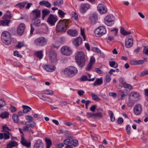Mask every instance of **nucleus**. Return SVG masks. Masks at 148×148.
Masks as SVG:
<instances>
[{"mask_svg":"<svg viewBox=\"0 0 148 148\" xmlns=\"http://www.w3.org/2000/svg\"><path fill=\"white\" fill-rule=\"evenodd\" d=\"M70 22L67 19L60 20L56 25V31L58 32H65L70 26Z\"/></svg>","mask_w":148,"mask_h":148,"instance_id":"1","label":"nucleus"},{"mask_svg":"<svg viewBox=\"0 0 148 148\" xmlns=\"http://www.w3.org/2000/svg\"><path fill=\"white\" fill-rule=\"evenodd\" d=\"M64 74L66 76L71 77L76 75L77 73V69L74 66H70L62 71Z\"/></svg>","mask_w":148,"mask_h":148,"instance_id":"2","label":"nucleus"},{"mask_svg":"<svg viewBox=\"0 0 148 148\" xmlns=\"http://www.w3.org/2000/svg\"><path fill=\"white\" fill-rule=\"evenodd\" d=\"M75 59L79 66L81 67L85 64V58L84 53L82 51L78 52L76 56Z\"/></svg>","mask_w":148,"mask_h":148,"instance_id":"3","label":"nucleus"},{"mask_svg":"<svg viewBox=\"0 0 148 148\" xmlns=\"http://www.w3.org/2000/svg\"><path fill=\"white\" fill-rule=\"evenodd\" d=\"M1 39L3 43L6 45H9L11 42V38L10 34L7 31L3 32L1 35Z\"/></svg>","mask_w":148,"mask_h":148,"instance_id":"4","label":"nucleus"},{"mask_svg":"<svg viewBox=\"0 0 148 148\" xmlns=\"http://www.w3.org/2000/svg\"><path fill=\"white\" fill-rule=\"evenodd\" d=\"M47 38L43 36H40L36 39L34 42L36 45L42 47L46 45L47 44Z\"/></svg>","mask_w":148,"mask_h":148,"instance_id":"5","label":"nucleus"},{"mask_svg":"<svg viewBox=\"0 0 148 148\" xmlns=\"http://www.w3.org/2000/svg\"><path fill=\"white\" fill-rule=\"evenodd\" d=\"M114 16L112 14H110L105 17L104 22L106 25L110 26L114 23Z\"/></svg>","mask_w":148,"mask_h":148,"instance_id":"6","label":"nucleus"},{"mask_svg":"<svg viewBox=\"0 0 148 148\" xmlns=\"http://www.w3.org/2000/svg\"><path fill=\"white\" fill-rule=\"evenodd\" d=\"M95 36L97 37H101L106 33V30L105 27L100 26L94 31Z\"/></svg>","mask_w":148,"mask_h":148,"instance_id":"7","label":"nucleus"},{"mask_svg":"<svg viewBox=\"0 0 148 148\" xmlns=\"http://www.w3.org/2000/svg\"><path fill=\"white\" fill-rule=\"evenodd\" d=\"M58 20L57 16L52 14L49 15L47 21V22L51 26L54 25Z\"/></svg>","mask_w":148,"mask_h":148,"instance_id":"8","label":"nucleus"},{"mask_svg":"<svg viewBox=\"0 0 148 148\" xmlns=\"http://www.w3.org/2000/svg\"><path fill=\"white\" fill-rule=\"evenodd\" d=\"M40 10L36 9L32 11L30 13V18L34 21L40 16Z\"/></svg>","mask_w":148,"mask_h":148,"instance_id":"9","label":"nucleus"},{"mask_svg":"<svg viewBox=\"0 0 148 148\" xmlns=\"http://www.w3.org/2000/svg\"><path fill=\"white\" fill-rule=\"evenodd\" d=\"M61 52L63 54L69 56L72 53V51L71 48L69 47L64 46L61 48Z\"/></svg>","mask_w":148,"mask_h":148,"instance_id":"10","label":"nucleus"},{"mask_svg":"<svg viewBox=\"0 0 148 148\" xmlns=\"http://www.w3.org/2000/svg\"><path fill=\"white\" fill-rule=\"evenodd\" d=\"M90 7V5L88 3H82L79 6V10L80 12L82 14H84Z\"/></svg>","mask_w":148,"mask_h":148,"instance_id":"11","label":"nucleus"},{"mask_svg":"<svg viewBox=\"0 0 148 148\" xmlns=\"http://www.w3.org/2000/svg\"><path fill=\"white\" fill-rule=\"evenodd\" d=\"M142 106L139 104H137L134 106L133 111L134 114L135 115H140L142 112Z\"/></svg>","mask_w":148,"mask_h":148,"instance_id":"12","label":"nucleus"},{"mask_svg":"<svg viewBox=\"0 0 148 148\" xmlns=\"http://www.w3.org/2000/svg\"><path fill=\"white\" fill-rule=\"evenodd\" d=\"M49 58L51 62H56L57 60L56 52L54 50L50 51L49 54Z\"/></svg>","mask_w":148,"mask_h":148,"instance_id":"13","label":"nucleus"},{"mask_svg":"<svg viewBox=\"0 0 148 148\" xmlns=\"http://www.w3.org/2000/svg\"><path fill=\"white\" fill-rule=\"evenodd\" d=\"M89 19L91 23L95 25L97 21V15L95 13L91 14L90 15Z\"/></svg>","mask_w":148,"mask_h":148,"instance_id":"14","label":"nucleus"},{"mask_svg":"<svg viewBox=\"0 0 148 148\" xmlns=\"http://www.w3.org/2000/svg\"><path fill=\"white\" fill-rule=\"evenodd\" d=\"M98 10L101 14L106 13L107 12V9L103 4H99L97 6Z\"/></svg>","mask_w":148,"mask_h":148,"instance_id":"15","label":"nucleus"},{"mask_svg":"<svg viewBox=\"0 0 148 148\" xmlns=\"http://www.w3.org/2000/svg\"><path fill=\"white\" fill-rule=\"evenodd\" d=\"M25 26L23 23H20L17 29V32L19 36H21L24 33Z\"/></svg>","mask_w":148,"mask_h":148,"instance_id":"16","label":"nucleus"},{"mask_svg":"<svg viewBox=\"0 0 148 148\" xmlns=\"http://www.w3.org/2000/svg\"><path fill=\"white\" fill-rule=\"evenodd\" d=\"M44 69L46 71L49 72H52L56 69V67L53 65H45L43 67Z\"/></svg>","mask_w":148,"mask_h":148,"instance_id":"17","label":"nucleus"},{"mask_svg":"<svg viewBox=\"0 0 148 148\" xmlns=\"http://www.w3.org/2000/svg\"><path fill=\"white\" fill-rule=\"evenodd\" d=\"M133 44L132 38H127L125 39V46L127 48H130Z\"/></svg>","mask_w":148,"mask_h":148,"instance_id":"18","label":"nucleus"},{"mask_svg":"<svg viewBox=\"0 0 148 148\" xmlns=\"http://www.w3.org/2000/svg\"><path fill=\"white\" fill-rule=\"evenodd\" d=\"M33 148H43V145L41 140H38L34 144Z\"/></svg>","mask_w":148,"mask_h":148,"instance_id":"19","label":"nucleus"},{"mask_svg":"<svg viewBox=\"0 0 148 148\" xmlns=\"http://www.w3.org/2000/svg\"><path fill=\"white\" fill-rule=\"evenodd\" d=\"M82 38L81 37H79L75 39L73 42L74 45L76 47L78 46L82 43Z\"/></svg>","mask_w":148,"mask_h":148,"instance_id":"20","label":"nucleus"},{"mask_svg":"<svg viewBox=\"0 0 148 148\" xmlns=\"http://www.w3.org/2000/svg\"><path fill=\"white\" fill-rule=\"evenodd\" d=\"M67 32L68 34L72 36H77L78 33L77 30L69 29L68 30Z\"/></svg>","mask_w":148,"mask_h":148,"instance_id":"21","label":"nucleus"},{"mask_svg":"<svg viewBox=\"0 0 148 148\" xmlns=\"http://www.w3.org/2000/svg\"><path fill=\"white\" fill-rule=\"evenodd\" d=\"M11 22L10 20L5 19L4 20H1L0 21V25L2 26H9V24Z\"/></svg>","mask_w":148,"mask_h":148,"instance_id":"22","label":"nucleus"},{"mask_svg":"<svg viewBox=\"0 0 148 148\" xmlns=\"http://www.w3.org/2000/svg\"><path fill=\"white\" fill-rule=\"evenodd\" d=\"M21 142L23 145L27 147H30V143L27 142V141L24 138L23 136H21Z\"/></svg>","mask_w":148,"mask_h":148,"instance_id":"23","label":"nucleus"},{"mask_svg":"<svg viewBox=\"0 0 148 148\" xmlns=\"http://www.w3.org/2000/svg\"><path fill=\"white\" fill-rule=\"evenodd\" d=\"M17 145V142L14 140H12L7 144V148H12V147L16 146Z\"/></svg>","mask_w":148,"mask_h":148,"instance_id":"24","label":"nucleus"},{"mask_svg":"<svg viewBox=\"0 0 148 148\" xmlns=\"http://www.w3.org/2000/svg\"><path fill=\"white\" fill-rule=\"evenodd\" d=\"M39 4L40 5H44L49 8H50L51 6V5L49 2L45 0L40 1Z\"/></svg>","mask_w":148,"mask_h":148,"instance_id":"25","label":"nucleus"},{"mask_svg":"<svg viewBox=\"0 0 148 148\" xmlns=\"http://www.w3.org/2000/svg\"><path fill=\"white\" fill-rule=\"evenodd\" d=\"M42 19L44 20L45 17L50 13V11L49 10L47 9H44L42 11Z\"/></svg>","mask_w":148,"mask_h":148,"instance_id":"26","label":"nucleus"},{"mask_svg":"<svg viewBox=\"0 0 148 148\" xmlns=\"http://www.w3.org/2000/svg\"><path fill=\"white\" fill-rule=\"evenodd\" d=\"M25 124L31 128H33L35 126L36 123L33 121H27L25 123Z\"/></svg>","mask_w":148,"mask_h":148,"instance_id":"27","label":"nucleus"},{"mask_svg":"<svg viewBox=\"0 0 148 148\" xmlns=\"http://www.w3.org/2000/svg\"><path fill=\"white\" fill-rule=\"evenodd\" d=\"M6 13L4 14L2 17L3 19H7L8 18L11 19L12 17V15L11 14L10 12L8 10L6 12Z\"/></svg>","mask_w":148,"mask_h":148,"instance_id":"28","label":"nucleus"},{"mask_svg":"<svg viewBox=\"0 0 148 148\" xmlns=\"http://www.w3.org/2000/svg\"><path fill=\"white\" fill-rule=\"evenodd\" d=\"M137 101L136 99H134L131 97H129V100L127 103V105L129 107H131L134 105L135 102Z\"/></svg>","mask_w":148,"mask_h":148,"instance_id":"29","label":"nucleus"},{"mask_svg":"<svg viewBox=\"0 0 148 148\" xmlns=\"http://www.w3.org/2000/svg\"><path fill=\"white\" fill-rule=\"evenodd\" d=\"M22 107L23 108V112L24 113H27L31 111L32 109L31 108L26 105H23Z\"/></svg>","mask_w":148,"mask_h":148,"instance_id":"30","label":"nucleus"},{"mask_svg":"<svg viewBox=\"0 0 148 148\" xmlns=\"http://www.w3.org/2000/svg\"><path fill=\"white\" fill-rule=\"evenodd\" d=\"M139 96L138 93L136 92H132L130 94V97H132L134 99H136L137 100Z\"/></svg>","mask_w":148,"mask_h":148,"instance_id":"31","label":"nucleus"},{"mask_svg":"<svg viewBox=\"0 0 148 148\" xmlns=\"http://www.w3.org/2000/svg\"><path fill=\"white\" fill-rule=\"evenodd\" d=\"M10 115L9 113L6 111H5L1 113L0 114V117L2 119H6L9 118Z\"/></svg>","mask_w":148,"mask_h":148,"instance_id":"32","label":"nucleus"},{"mask_svg":"<svg viewBox=\"0 0 148 148\" xmlns=\"http://www.w3.org/2000/svg\"><path fill=\"white\" fill-rule=\"evenodd\" d=\"M103 83L102 79L101 78L97 79L93 84L94 86H96L102 84Z\"/></svg>","mask_w":148,"mask_h":148,"instance_id":"33","label":"nucleus"},{"mask_svg":"<svg viewBox=\"0 0 148 148\" xmlns=\"http://www.w3.org/2000/svg\"><path fill=\"white\" fill-rule=\"evenodd\" d=\"M120 31L121 33L124 36H126L131 34L130 32L126 31L123 27L121 28Z\"/></svg>","mask_w":148,"mask_h":148,"instance_id":"34","label":"nucleus"},{"mask_svg":"<svg viewBox=\"0 0 148 148\" xmlns=\"http://www.w3.org/2000/svg\"><path fill=\"white\" fill-rule=\"evenodd\" d=\"M58 13L59 16L62 18H64V16L66 14L65 12L60 9L58 10Z\"/></svg>","mask_w":148,"mask_h":148,"instance_id":"35","label":"nucleus"},{"mask_svg":"<svg viewBox=\"0 0 148 148\" xmlns=\"http://www.w3.org/2000/svg\"><path fill=\"white\" fill-rule=\"evenodd\" d=\"M12 118L14 122L15 123H17L19 121V118L18 115L15 114H13Z\"/></svg>","mask_w":148,"mask_h":148,"instance_id":"36","label":"nucleus"},{"mask_svg":"<svg viewBox=\"0 0 148 148\" xmlns=\"http://www.w3.org/2000/svg\"><path fill=\"white\" fill-rule=\"evenodd\" d=\"M46 148H50L52 145L51 140L49 139L46 138L45 139Z\"/></svg>","mask_w":148,"mask_h":148,"instance_id":"37","label":"nucleus"},{"mask_svg":"<svg viewBox=\"0 0 148 148\" xmlns=\"http://www.w3.org/2000/svg\"><path fill=\"white\" fill-rule=\"evenodd\" d=\"M108 113L109 116L110 117L111 121L112 122H114L115 120V118L114 116V115L112 112L110 110L108 111Z\"/></svg>","mask_w":148,"mask_h":148,"instance_id":"38","label":"nucleus"},{"mask_svg":"<svg viewBox=\"0 0 148 148\" xmlns=\"http://www.w3.org/2000/svg\"><path fill=\"white\" fill-rule=\"evenodd\" d=\"M63 0H60L59 1H54L53 3V5L55 6H60L63 3Z\"/></svg>","mask_w":148,"mask_h":148,"instance_id":"39","label":"nucleus"},{"mask_svg":"<svg viewBox=\"0 0 148 148\" xmlns=\"http://www.w3.org/2000/svg\"><path fill=\"white\" fill-rule=\"evenodd\" d=\"M30 127L29 126H25L23 127V130L25 131L28 132H31L32 134H33L34 132Z\"/></svg>","mask_w":148,"mask_h":148,"instance_id":"40","label":"nucleus"},{"mask_svg":"<svg viewBox=\"0 0 148 148\" xmlns=\"http://www.w3.org/2000/svg\"><path fill=\"white\" fill-rule=\"evenodd\" d=\"M103 114L100 112H98L94 114V118H98L99 119L103 117Z\"/></svg>","mask_w":148,"mask_h":148,"instance_id":"41","label":"nucleus"},{"mask_svg":"<svg viewBox=\"0 0 148 148\" xmlns=\"http://www.w3.org/2000/svg\"><path fill=\"white\" fill-rule=\"evenodd\" d=\"M7 105L5 101L2 99L0 98V108H3Z\"/></svg>","mask_w":148,"mask_h":148,"instance_id":"42","label":"nucleus"},{"mask_svg":"<svg viewBox=\"0 0 148 148\" xmlns=\"http://www.w3.org/2000/svg\"><path fill=\"white\" fill-rule=\"evenodd\" d=\"M26 4V2H23L17 4L16 5V6L20 9H21L24 8Z\"/></svg>","mask_w":148,"mask_h":148,"instance_id":"43","label":"nucleus"},{"mask_svg":"<svg viewBox=\"0 0 148 148\" xmlns=\"http://www.w3.org/2000/svg\"><path fill=\"white\" fill-rule=\"evenodd\" d=\"M123 86L124 88H127L130 90L132 89L133 88L132 86L131 85L126 82L123 83Z\"/></svg>","mask_w":148,"mask_h":148,"instance_id":"44","label":"nucleus"},{"mask_svg":"<svg viewBox=\"0 0 148 148\" xmlns=\"http://www.w3.org/2000/svg\"><path fill=\"white\" fill-rule=\"evenodd\" d=\"M71 144L74 146L76 147L78 145V142L76 139H72L71 140Z\"/></svg>","mask_w":148,"mask_h":148,"instance_id":"45","label":"nucleus"},{"mask_svg":"<svg viewBox=\"0 0 148 148\" xmlns=\"http://www.w3.org/2000/svg\"><path fill=\"white\" fill-rule=\"evenodd\" d=\"M92 99L96 101H100V98L97 95L95 94L94 93H92Z\"/></svg>","mask_w":148,"mask_h":148,"instance_id":"46","label":"nucleus"},{"mask_svg":"<svg viewBox=\"0 0 148 148\" xmlns=\"http://www.w3.org/2000/svg\"><path fill=\"white\" fill-rule=\"evenodd\" d=\"M36 54L37 57L39 58L40 59H41L42 58L43 56L42 51H38L36 53Z\"/></svg>","mask_w":148,"mask_h":148,"instance_id":"47","label":"nucleus"},{"mask_svg":"<svg viewBox=\"0 0 148 148\" xmlns=\"http://www.w3.org/2000/svg\"><path fill=\"white\" fill-rule=\"evenodd\" d=\"M11 135L10 133L4 132V139L7 140L10 138Z\"/></svg>","mask_w":148,"mask_h":148,"instance_id":"48","label":"nucleus"},{"mask_svg":"<svg viewBox=\"0 0 148 148\" xmlns=\"http://www.w3.org/2000/svg\"><path fill=\"white\" fill-rule=\"evenodd\" d=\"M111 79L110 77V76L108 75H107L106 76L104 82L106 83H108L110 82Z\"/></svg>","mask_w":148,"mask_h":148,"instance_id":"49","label":"nucleus"},{"mask_svg":"<svg viewBox=\"0 0 148 148\" xmlns=\"http://www.w3.org/2000/svg\"><path fill=\"white\" fill-rule=\"evenodd\" d=\"M44 92L45 94L48 95H52L53 93V91L48 89L45 90L44 91Z\"/></svg>","mask_w":148,"mask_h":148,"instance_id":"50","label":"nucleus"},{"mask_svg":"<svg viewBox=\"0 0 148 148\" xmlns=\"http://www.w3.org/2000/svg\"><path fill=\"white\" fill-rule=\"evenodd\" d=\"M3 129V131L4 132L10 133L9 131L11 130L6 125L3 126L2 127Z\"/></svg>","mask_w":148,"mask_h":148,"instance_id":"51","label":"nucleus"},{"mask_svg":"<svg viewBox=\"0 0 148 148\" xmlns=\"http://www.w3.org/2000/svg\"><path fill=\"white\" fill-rule=\"evenodd\" d=\"M125 129L126 130L127 134L129 135H130L131 130V127L129 125H127Z\"/></svg>","mask_w":148,"mask_h":148,"instance_id":"52","label":"nucleus"},{"mask_svg":"<svg viewBox=\"0 0 148 148\" xmlns=\"http://www.w3.org/2000/svg\"><path fill=\"white\" fill-rule=\"evenodd\" d=\"M40 20L39 19H38L33 24V25L36 27L39 26L40 25Z\"/></svg>","mask_w":148,"mask_h":148,"instance_id":"53","label":"nucleus"},{"mask_svg":"<svg viewBox=\"0 0 148 148\" xmlns=\"http://www.w3.org/2000/svg\"><path fill=\"white\" fill-rule=\"evenodd\" d=\"M86 116L88 118H91L94 117V114L91 112H88L86 113Z\"/></svg>","mask_w":148,"mask_h":148,"instance_id":"54","label":"nucleus"},{"mask_svg":"<svg viewBox=\"0 0 148 148\" xmlns=\"http://www.w3.org/2000/svg\"><path fill=\"white\" fill-rule=\"evenodd\" d=\"M10 109V110L12 113H14L16 110V108L12 105H11Z\"/></svg>","mask_w":148,"mask_h":148,"instance_id":"55","label":"nucleus"},{"mask_svg":"<svg viewBox=\"0 0 148 148\" xmlns=\"http://www.w3.org/2000/svg\"><path fill=\"white\" fill-rule=\"evenodd\" d=\"M72 16L75 20H77L78 19V15L76 12H72Z\"/></svg>","mask_w":148,"mask_h":148,"instance_id":"56","label":"nucleus"},{"mask_svg":"<svg viewBox=\"0 0 148 148\" xmlns=\"http://www.w3.org/2000/svg\"><path fill=\"white\" fill-rule=\"evenodd\" d=\"M119 91L120 93L122 94L121 99L122 100H123L124 99V97L126 96V95L124 93V91L121 90H119Z\"/></svg>","mask_w":148,"mask_h":148,"instance_id":"57","label":"nucleus"},{"mask_svg":"<svg viewBox=\"0 0 148 148\" xmlns=\"http://www.w3.org/2000/svg\"><path fill=\"white\" fill-rule=\"evenodd\" d=\"M95 58H94V57L92 56V57H91L90 58V63L89 64L93 65L94 63H95Z\"/></svg>","mask_w":148,"mask_h":148,"instance_id":"58","label":"nucleus"},{"mask_svg":"<svg viewBox=\"0 0 148 148\" xmlns=\"http://www.w3.org/2000/svg\"><path fill=\"white\" fill-rule=\"evenodd\" d=\"M25 119L27 121H33V117L30 116H27L25 117Z\"/></svg>","mask_w":148,"mask_h":148,"instance_id":"59","label":"nucleus"},{"mask_svg":"<svg viewBox=\"0 0 148 148\" xmlns=\"http://www.w3.org/2000/svg\"><path fill=\"white\" fill-rule=\"evenodd\" d=\"M81 31V34L83 36L84 40H85L86 38V36L84 33V29H82V28H80Z\"/></svg>","mask_w":148,"mask_h":148,"instance_id":"60","label":"nucleus"},{"mask_svg":"<svg viewBox=\"0 0 148 148\" xmlns=\"http://www.w3.org/2000/svg\"><path fill=\"white\" fill-rule=\"evenodd\" d=\"M71 140L69 138L66 139L64 140L63 141L64 143L66 145H68L69 143H71Z\"/></svg>","mask_w":148,"mask_h":148,"instance_id":"61","label":"nucleus"},{"mask_svg":"<svg viewBox=\"0 0 148 148\" xmlns=\"http://www.w3.org/2000/svg\"><path fill=\"white\" fill-rule=\"evenodd\" d=\"M146 75H148V71L147 70L142 71L140 74V76H143Z\"/></svg>","mask_w":148,"mask_h":148,"instance_id":"62","label":"nucleus"},{"mask_svg":"<svg viewBox=\"0 0 148 148\" xmlns=\"http://www.w3.org/2000/svg\"><path fill=\"white\" fill-rule=\"evenodd\" d=\"M144 60H136V65L142 64L144 63Z\"/></svg>","mask_w":148,"mask_h":148,"instance_id":"63","label":"nucleus"},{"mask_svg":"<svg viewBox=\"0 0 148 148\" xmlns=\"http://www.w3.org/2000/svg\"><path fill=\"white\" fill-rule=\"evenodd\" d=\"M96 107L97 105H94L91 106L90 108V110L92 112H95Z\"/></svg>","mask_w":148,"mask_h":148,"instance_id":"64","label":"nucleus"}]
</instances>
